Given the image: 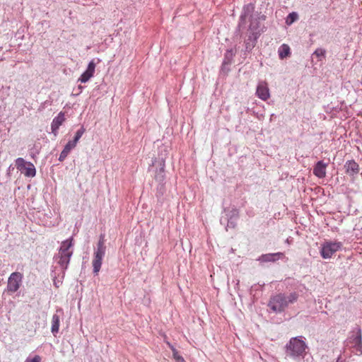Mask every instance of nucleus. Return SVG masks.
<instances>
[{
	"mask_svg": "<svg viewBox=\"0 0 362 362\" xmlns=\"http://www.w3.org/2000/svg\"><path fill=\"white\" fill-rule=\"evenodd\" d=\"M256 94L260 99L264 101L270 98L269 89L265 81L259 83L257 87Z\"/></svg>",
	"mask_w": 362,
	"mask_h": 362,
	"instance_id": "8",
	"label": "nucleus"
},
{
	"mask_svg": "<svg viewBox=\"0 0 362 362\" xmlns=\"http://www.w3.org/2000/svg\"><path fill=\"white\" fill-rule=\"evenodd\" d=\"M298 295L293 292L288 296L282 293L277 294L271 298L269 306L276 312L284 311L290 304L297 301Z\"/></svg>",
	"mask_w": 362,
	"mask_h": 362,
	"instance_id": "1",
	"label": "nucleus"
},
{
	"mask_svg": "<svg viewBox=\"0 0 362 362\" xmlns=\"http://www.w3.org/2000/svg\"><path fill=\"white\" fill-rule=\"evenodd\" d=\"M313 54L317 57H325V50L322 48H318L314 52Z\"/></svg>",
	"mask_w": 362,
	"mask_h": 362,
	"instance_id": "22",
	"label": "nucleus"
},
{
	"mask_svg": "<svg viewBox=\"0 0 362 362\" xmlns=\"http://www.w3.org/2000/svg\"><path fill=\"white\" fill-rule=\"evenodd\" d=\"M327 167V163H325L322 160L318 161L313 168V174L319 178L325 177L326 176Z\"/></svg>",
	"mask_w": 362,
	"mask_h": 362,
	"instance_id": "9",
	"label": "nucleus"
},
{
	"mask_svg": "<svg viewBox=\"0 0 362 362\" xmlns=\"http://www.w3.org/2000/svg\"><path fill=\"white\" fill-rule=\"evenodd\" d=\"M168 344L173 351V356L174 359L177 362H184L185 361L184 358H182V356L179 355L176 349L173 346H172L170 343H168Z\"/></svg>",
	"mask_w": 362,
	"mask_h": 362,
	"instance_id": "19",
	"label": "nucleus"
},
{
	"mask_svg": "<svg viewBox=\"0 0 362 362\" xmlns=\"http://www.w3.org/2000/svg\"><path fill=\"white\" fill-rule=\"evenodd\" d=\"M59 316L54 315L52 318V332L55 334L59 332Z\"/></svg>",
	"mask_w": 362,
	"mask_h": 362,
	"instance_id": "17",
	"label": "nucleus"
},
{
	"mask_svg": "<svg viewBox=\"0 0 362 362\" xmlns=\"http://www.w3.org/2000/svg\"><path fill=\"white\" fill-rule=\"evenodd\" d=\"M86 129L83 127H81L76 133L74 140L78 143L79 139L81 138L83 134L85 133Z\"/></svg>",
	"mask_w": 362,
	"mask_h": 362,
	"instance_id": "21",
	"label": "nucleus"
},
{
	"mask_svg": "<svg viewBox=\"0 0 362 362\" xmlns=\"http://www.w3.org/2000/svg\"><path fill=\"white\" fill-rule=\"evenodd\" d=\"M72 241V238L63 241L59 250L58 264L64 269L67 268L70 258L73 254V251L70 250L73 246Z\"/></svg>",
	"mask_w": 362,
	"mask_h": 362,
	"instance_id": "3",
	"label": "nucleus"
},
{
	"mask_svg": "<svg viewBox=\"0 0 362 362\" xmlns=\"http://www.w3.org/2000/svg\"><path fill=\"white\" fill-rule=\"evenodd\" d=\"M105 256V254L94 252L93 254V259L92 261V264L93 267V273L95 275L98 274V272L100 270L103 258Z\"/></svg>",
	"mask_w": 362,
	"mask_h": 362,
	"instance_id": "10",
	"label": "nucleus"
},
{
	"mask_svg": "<svg viewBox=\"0 0 362 362\" xmlns=\"http://www.w3.org/2000/svg\"><path fill=\"white\" fill-rule=\"evenodd\" d=\"M106 247L105 245V240L103 236H100L97 245V249L94 252L105 254Z\"/></svg>",
	"mask_w": 362,
	"mask_h": 362,
	"instance_id": "18",
	"label": "nucleus"
},
{
	"mask_svg": "<svg viewBox=\"0 0 362 362\" xmlns=\"http://www.w3.org/2000/svg\"><path fill=\"white\" fill-rule=\"evenodd\" d=\"M284 257V254L282 252L270 253L262 255L260 259L263 262H275L279 259Z\"/></svg>",
	"mask_w": 362,
	"mask_h": 362,
	"instance_id": "14",
	"label": "nucleus"
},
{
	"mask_svg": "<svg viewBox=\"0 0 362 362\" xmlns=\"http://www.w3.org/2000/svg\"><path fill=\"white\" fill-rule=\"evenodd\" d=\"M95 66L96 64L94 62V61H90L86 70L81 75L78 81L83 83L88 81L94 76Z\"/></svg>",
	"mask_w": 362,
	"mask_h": 362,
	"instance_id": "7",
	"label": "nucleus"
},
{
	"mask_svg": "<svg viewBox=\"0 0 362 362\" xmlns=\"http://www.w3.org/2000/svg\"><path fill=\"white\" fill-rule=\"evenodd\" d=\"M23 279V274L20 272H13L8 279L7 287L6 291L8 294H12L16 292L21 284Z\"/></svg>",
	"mask_w": 362,
	"mask_h": 362,
	"instance_id": "6",
	"label": "nucleus"
},
{
	"mask_svg": "<svg viewBox=\"0 0 362 362\" xmlns=\"http://www.w3.org/2000/svg\"><path fill=\"white\" fill-rule=\"evenodd\" d=\"M350 343L354 345L356 351L360 352L361 354H362V334L360 329H358L356 334L351 338Z\"/></svg>",
	"mask_w": 362,
	"mask_h": 362,
	"instance_id": "11",
	"label": "nucleus"
},
{
	"mask_svg": "<svg viewBox=\"0 0 362 362\" xmlns=\"http://www.w3.org/2000/svg\"><path fill=\"white\" fill-rule=\"evenodd\" d=\"M341 247L342 244L340 242L325 241L322 245L320 255L324 259H329L336 252L339 251Z\"/></svg>",
	"mask_w": 362,
	"mask_h": 362,
	"instance_id": "4",
	"label": "nucleus"
},
{
	"mask_svg": "<svg viewBox=\"0 0 362 362\" xmlns=\"http://www.w3.org/2000/svg\"><path fill=\"white\" fill-rule=\"evenodd\" d=\"M41 357L38 355L35 356L33 358H27L25 362H40Z\"/></svg>",
	"mask_w": 362,
	"mask_h": 362,
	"instance_id": "23",
	"label": "nucleus"
},
{
	"mask_svg": "<svg viewBox=\"0 0 362 362\" xmlns=\"http://www.w3.org/2000/svg\"><path fill=\"white\" fill-rule=\"evenodd\" d=\"M346 173L351 175H354L358 173L359 167L354 160H348L345 164Z\"/></svg>",
	"mask_w": 362,
	"mask_h": 362,
	"instance_id": "15",
	"label": "nucleus"
},
{
	"mask_svg": "<svg viewBox=\"0 0 362 362\" xmlns=\"http://www.w3.org/2000/svg\"><path fill=\"white\" fill-rule=\"evenodd\" d=\"M65 121V115L64 113L62 112H60L58 115L52 120V122L51 124V129L52 132L56 134L57 132V130L59 129V127L63 124V122Z\"/></svg>",
	"mask_w": 362,
	"mask_h": 362,
	"instance_id": "12",
	"label": "nucleus"
},
{
	"mask_svg": "<svg viewBox=\"0 0 362 362\" xmlns=\"http://www.w3.org/2000/svg\"><path fill=\"white\" fill-rule=\"evenodd\" d=\"M298 18V14L296 12H292L288 14L286 19V23L288 25H291L293 22H295Z\"/></svg>",
	"mask_w": 362,
	"mask_h": 362,
	"instance_id": "20",
	"label": "nucleus"
},
{
	"mask_svg": "<svg viewBox=\"0 0 362 362\" xmlns=\"http://www.w3.org/2000/svg\"><path fill=\"white\" fill-rule=\"evenodd\" d=\"M76 145L77 142H76L74 139L69 141L61 152L59 160L60 161H63L67 157L70 151L76 146Z\"/></svg>",
	"mask_w": 362,
	"mask_h": 362,
	"instance_id": "13",
	"label": "nucleus"
},
{
	"mask_svg": "<svg viewBox=\"0 0 362 362\" xmlns=\"http://www.w3.org/2000/svg\"><path fill=\"white\" fill-rule=\"evenodd\" d=\"M307 348V345L302 339V337H293L286 346V354L293 358L304 357Z\"/></svg>",
	"mask_w": 362,
	"mask_h": 362,
	"instance_id": "2",
	"label": "nucleus"
},
{
	"mask_svg": "<svg viewBox=\"0 0 362 362\" xmlns=\"http://www.w3.org/2000/svg\"><path fill=\"white\" fill-rule=\"evenodd\" d=\"M290 47L286 44H283L279 49V55L280 59H283L291 54Z\"/></svg>",
	"mask_w": 362,
	"mask_h": 362,
	"instance_id": "16",
	"label": "nucleus"
},
{
	"mask_svg": "<svg viewBox=\"0 0 362 362\" xmlns=\"http://www.w3.org/2000/svg\"><path fill=\"white\" fill-rule=\"evenodd\" d=\"M16 166L26 177H33L36 174L34 165L30 162L25 161L23 158H18L16 160Z\"/></svg>",
	"mask_w": 362,
	"mask_h": 362,
	"instance_id": "5",
	"label": "nucleus"
}]
</instances>
